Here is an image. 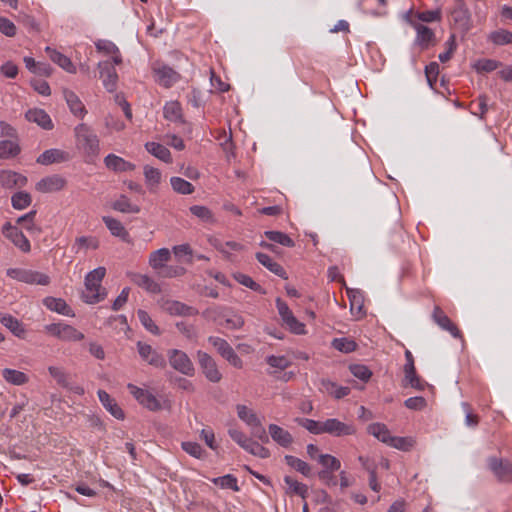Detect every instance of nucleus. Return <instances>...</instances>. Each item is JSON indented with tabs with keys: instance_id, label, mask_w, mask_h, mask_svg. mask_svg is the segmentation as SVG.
Masks as SVG:
<instances>
[{
	"instance_id": "f257e3e1",
	"label": "nucleus",
	"mask_w": 512,
	"mask_h": 512,
	"mask_svg": "<svg viewBox=\"0 0 512 512\" xmlns=\"http://www.w3.org/2000/svg\"><path fill=\"white\" fill-rule=\"evenodd\" d=\"M105 275V267H98L86 275L85 290L82 292V299L85 303L95 304L106 297L107 293L101 286V282Z\"/></svg>"
},
{
	"instance_id": "f03ea898",
	"label": "nucleus",
	"mask_w": 512,
	"mask_h": 512,
	"mask_svg": "<svg viewBox=\"0 0 512 512\" xmlns=\"http://www.w3.org/2000/svg\"><path fill=\"white\" fill-rule=\"evenodd\" d=\"M77 147L91 161L99 153V139L86 124H79L75 128Z\"/></svg>"
},
{
	"instance_id": "7ed1b4c3",
	"label": "nucleus",
	"mask_w": 512,
	"mask_h": 512,
	"mask_svg": "<svg viewBox=\"0 0 512 512\" xmlns=\"http://www.w3.org/2000/svg\"><path fill=\"white\" fill-rule=\"evenodd\" d=\"M44 330L50 336L64 342H79L85 338L81 331L62 322L48 324L44 327Z\"/></svg>"
},
{
	"instance_id": "20e7f679",
	"label": "nucleus",
	"mask_w": 512,
	"mask_h": 512,
	"mask_svg": "<svg viewBox=\"0 0 512 512\" xmlns=\"http://www.w3.org/2000/svg\"><path fill=\"white\" fill-rule=\"evenodd\" d=\"M6 274L11 279L30 285L47 286L50 284V277L42 272L25 268H9Z\"/></svg>"
},
{
	"instance_id": "39448f33",
	"label": "nucleus",
	"mask_w": 512,
	"mask_h": 512,
	"mask_svg": "<svg viewBox=\"0 0 512 512\" xmlns=\"http://www.w3.org/2000/svg\"><path fill=\"white\" fill-rule=\"evenodd\" d=\"M167 357L170 366L174 370L188 377H192L194 375L195 368L193 362L184 351L179 349H170L167 352Z\"/></svg>"
},
{
	"instance_id": "423d86ee",
	"label": "nucleus",
	"mask_w": 512,
	"mask_h": 512,
	"mask_svg": "<svg viewBox=\"0 0 512 512\" xmlns=\"http://www.w3.org/2000/svg\"><path fill=\"white\" fill-rule=\"evenodd\" d=\"M487 466L500 483H512V463L495 456L487 459Z\"/></svg>"
},
{
	"instance_id": "0eeeda50",
	"label": "nucleus",
	"mask_w": 512,
	"mask_h": 512,
	"mask_svg": "<svg viewBox=\"0 0 512 512\" xmlns=\"http://www.w3.org/2000/svg\"><path fill=\"white\" fill-rule=\"evenodd\" d=\"M160 309L172 316H194L198 314V311L180 301L172 300L168 298H160L157 301Z\"/></svg>"
},
{
	"instance_id": "6e6552de",
	"label": "nucleus",
	"mask_w": 512,
	"mask_h": 512,
	"mask_svg": "<svg viewBox=\"0 0 512 512\" xmlns=\"http://www.w3.org/2000/svg\"><path fill=\"white\" fill-rule=\"evenodd\" d=\"M129 392L137 400V402L150 411H158L161 409L160 401L146 389L140 388L134 384L127 385Z\"/></svg>"
},
{
	"instance_id": "1a4fd4ad",
	"label": "nucleus",
	"mask_w": 512,
	"mask_h": 512,
	"mask_svg": "<svg viewBox=\"0 0 512 512\" xmlns=\"http://www.w3.org/2000/svg\"><path fill=\"white\" fill-rule=\"evenodd\" d=\"M2 234L23 253L30 252V242L17 226H13L9 222L5 223L2 227Z\"/></svg>"
},
{
	"instance_id": "9d476101",
	"label": "nucleus",
	"mask_w": 512,
	"mask_h": 512,
	"mask_svg": "<svg viewBox=\"0 0 512 512\" xmlns=\"http://www.w3.org/2000/svg\"><path fill=\"white\" fill-rule=\"evenodd\" d=\"M324 433L334 437L350 436L356 433V428L351 422H342L337 418L324 420Z\"/></svg>"
},
{
	"instance_id": "9b49d317",
	"label": "nucleus",
	"mask_w": 512,
	"mask_h": 512,
	"mask_svg": "<svg viewBox=\"0 0 512 512\" xmlns=\"http://www.w3.org/2000/svg\"><path fill=\"white\" fill-rule=\"evenodd\" d=\"M137 349L140 357L149 365L156 368H164L166 366L165 357L157 352L151 345L138 342Z\"/></svg>"
},
{
	"instance_id": "f8f14e48",
	"label": "nucleus",
	"mask_w": 512,
	"mask_h": 512,
	"mask_svg": "<svg viewBox=\"0 0 512 512\" xmlns=\"http://www.w3.org/2000/svg\"><path fill=\"white\" fill-rule=\"evenodd\" d=\"M153 72L156 82L166 88L173 86L180 79L178 72L164 64L155 65Z\"/></svg>"
},
{
	"instance_id": "ddd939ff",
	"label": "nucleus",
	"mask_w": 512,
	"mask_h": 512,
	"mask_svg": "<svg viewBox=\"0 0 512 512\" xmlns=\"http://www.w3.org/2000/svg\"><path fill=\"white\" fill-rule=\"evenodd\" d=\"M66 185L67 181L64 177L54 174L40 179L36 183L35 189L40 193H53L63 190Z\"/></svg>"
},
{
	"instance_id": "4468645a",
	"label": "nucleus",
	"mask_w": 512,
	"mask_h": 512,
	"mask_svg": "<svg viewBox=\"0 0 512 512\" xmlns=\"http://www.w3.org/2000/svg\"><path fill=\"white\" fill-rule=\"evenodd\" d=\"M409 24L416 31L415 43L421 49H427L428 47L434 45L435 43V33L432 29L423 25L422 23L417 22L416 20H409Z\"/></svg>"
},
{
	"instance_id": "2eb2a0df",
	"label": "nucleus",
	"mask_w": 512,
	"mask_h": 512,
	"mask_svg": "<svg viewBox=\"0 0 512 512\" xmlns=\"http://www.w3.org/2000/svg\"><path fill=\"white\" fill-rule=\"evenodd\" d=\"M198 361L199 365L205 374L206 378L214 383H217L221 380L222 375L218 370V367L215 361L209 356L207 353L198 351Z\"/></svg>"
},
{
	"instance_id": "dca6fc26",
	"label": "nucleus",
	"mask_w": 512,
	"mask_h": 512,
	"mask_svg": "<svg viewBox=\"0 0 512 512\" xmlns=\"http://www.w3.org/2000/svg\"><path fill=\"white\" fill-rule=\"evenodd\" d=\"M406 363L404 365V381L406 384L417 390H423L425 383L417 376L414 365V358L409 350L405 351Z\"/></svg>"
},
{
	"instance_id": "f3484780",
	"label": "nucleus",
	"mask_w": 512,
	"mask_h": 512,
	"mask_svg": "<svg viewBox=\"0 0 512 512\" xmlns=\"http://www.w3.org/2000/svg\"><path fill=\"white\" fill-rule=\"evenodd\" d=\"M432 318L434 322L443 330L449 332L454 338H462V334L456 324L445 314L438 306L433 310Z\"/></svg>"
},
{
	"instance_id": "a211bd4d",
	"label": "nucleus",
	"mask_w": 512,
	"mask_h": 512,
	"mask_svg": "<svg viewBox=\"0 0 512 512\" xmlns=\"http://www.w3.org/2000/svg\"><path fill=\"white\" fill-rule=\"evenodd\" d=\"M318 462L325 468V470H323L319 473L320 479L327 481V483H329V481H331L332 484L335 485L336 482L334 481L333 477L330 475V472L337 471L340 469V467H341L340 461L336 457H334L330 454H320L318 456Z\"/></svg>"
},
{
	"instance_id": "6ab92c4d",
	"label": "nucleus",
	"mask_w": 512,
	"mask_h": 512,
	"mask_svg": "<svg viewBox=\"0 0 512 512\" xmlns=\"http://www.w3.org/2000/svg\"><path fill=\"white\" fill-rule=\"evenodd\" d=\"M100 69V78L108 92H114L117 89L118 75L113 66L108 61L98 64Z\"/></svg>"
},
{
	"instance_id": "aec40b11",
	"label": "nucleus",
	"mask_w": 512,
	"mask_h": 512,
	"mask_svg": "<svg viewBox=\"0 0 512 512\" xmlns=\"http://www.w3.org/2000/svg\"><path fill=\"white\" fill-rule=\"evenodd\" d=\"M25 119L28 122L37 124L39 127L45 130H51L54 126L48 113L45 110L39 108L29 109L25 113Z\"/></svg>"
},
{
	"instance_id": "412c9836",
	"label": "nucleus",
	"mask_w": 512,
	"mask_h": 512,
	"mask_svg": "<svg viewBox=\"0 0 512 512\" xmlns=\"http://www.w3.org/2000/svg\"><path fill=\"white\" fill-rule=\"evenodd\" d=\"M268 433L271 437V439L278 444L279 446L283 448H288L293 443V436L292 434L284 429L283 427L277 425V424H269L268 425Z\"/></svg>"
},
{
	"instance_id": "4be33fe9",
	"label": "nucleus",
	"mask_w": 512,
	"mask_h": 512,
	"mask_svg": "<svg viewBox=\"0 0 512 512\" xmlns=\"http://www.w3.org/2000/svg\"><path fill=\"white\" fill-rule=\"evenodd\" d=\"M27 183V178L12 170H0V184L6 189L21 188Z\"/></svg>"
},
{
	"instance_id": "5701e85b",
	"label": "nucleus",
	"mask_w": 512,
	"mask_h": 512,
	"mask_svg": "<svg viewBox=\"0 0 512 512\" xmlns=\"http://www.w3.org/2000/svg\"><path fill=\"white\" fill-rule=\"evenodd\" d=\"M452 19L462 29H468L470 24V12L463 0H456L451 13Z\"/></svg>"
},
{
	"instance_id": "b1692460",
	"label": "nucleus",
	"mask_w": 512,
	"mask_h": 512,
	"mask_svg": "<svg viewBox=\"0 0 512 512\" xmlns=\"http://www.w3.org/2000/svg\"><path fill=\"white\" fill-rule=\"evenodd\" d=\"M104 164L107 169L117 173L133 171L136 168L133 163L115 154H108L104 158Z\"/></svg>"
},
{
	"instance_id": "393cba45",
	"label": "nucleus",
	"mask_w": 512,
	"mask_h": 512,
	"mask_svg": "<svg viewBox=\"0 0 512 512\" xmlns=\"http://www.w3.org/2000/svg\"><path fill=\"white\" fill-rule=\"evenodd\" d=\"M129 277L134 284H136L137 286L141 287L142 289L146 290L149 293L157 294L161 292L160 284L146 274L130 273Z\"/></svg>"
},
{
	"instance_id": "a878e982",
	"label": "nucleus",
	"mask_w": 512,
	"mask_h": 512,
	"mask_svg": "<svg viewBox=\"0 0 512 512\" xmlns=\"http://www.w3.org/2000/svg\"><path fill=\"white\" fill-rule=\"evenodd\" d=\"M171 258V253L168 248H160L150 253L149 266L157 273L165 268V265Z\"/></svg>"
},
{
	"instance_id": "bb28decb",
	"label": "nucleus",
	"mask_w": 512,
	"mask_h": 512,
	"mask_svg": "<svg viewBox=\"0 0 512 512\" xmlns=\"http://www.w3.org/2000/svg\"><path fill=\"white\" fill-rule=\"evenodd\" d=\"M43 305L50 311L56 312L58 314L69 317L74 316L73 310L62 298H56L51 296L45 297L43 299Z\"/></svg>"
},
{
	"instance_id": "cd10ccee",
	"label": "nucleus",
	"mask_w": 512,
	"mask_h": 512,
	"mask_svg": "<svg viewBox=\"0 0 512 512\" xmlns=\"http://www.w3.org/2000/svg\"><path fill=\"white\" fill-rule=\"evenodd\" d=\"M0 323L11 331L18 338H25L26 329L23 324L10 314L0 313Z\"/></svg>"
},
{
	"instance_id": "c85d7f7f",
	"label": "nucleus",
	"mask_w": 512,
	"mask_h": 512,
	"mask_svg": "<svg viewBox=\"0 0 512 512\" xmlns=\"http://www.w3.org/2000/svg\"><path fill=\"white\" fill-rule=\"evenodd\" d=\"M98 397L102 405L111 413L112 416L118 420L124 419L125 414L123 410L106 391L99 390Z\"/></svg>"
},
{
	"instance_id": "c756f323",
	"label": "nucleus",
	"mask_w": 512,
	"mask_h": 512,
	"mask_svg": "<svg viewBox=\"0 0 512 512\" xmlns=\"http://www.w3.org/2000/svg\"><path fill=\"white\" fill-rule=\"evenodd\" d=\"M69 154L60 149H49L44 151L38 158L37 162L42 165H50L53 163H60L67 161Z\"/></svg>"
},
{
	"instance_id": "7c9ffc66",
	"label": "nucleus",
	"mask_w": 512,
	"mask_h": 512,
	"mask_svg": "<svg viewBox=\"0 0 512 512\" xmlns=\"http://www.w3.org/2000/svg\"><path fill=\"white\" fill-rule=\"evenodd\" d=\"M45 51L48 57L62 69L72 74L76 73V67L67 56L51 47H46Z\"/></svg>"
},
{
	"instance_id": "2f4dec72",
	"label": "nucleus",
	"mask_w": 512,
	"mask_h": 512,
	"mask_svg": "<svg viewBox=\"0 0 512 512\" xmlns=\"http://www.w3.org/2000/svg\"><path fill=\"white\" fill-rule=\"evenodd\" d=\"M256 258L264 267H266L270 272L274 273L275 275L287 279L286 272L284 268L277 263L272 257L265 253L258 252L256 254Z\"/></svg>"
},
{
	"instance_id": "473e14b6",
	"label": "nucleus",
	"mask_w": 512,
	"mask_h": 512,
	"mask_svg": "<svg viewBox=\"0 0 512 512\" xmlns=\"http://www.w3.org/2000/svg\"><path fill=\"white\" fill-rule=\"evenodd\" d=\"M143 170L145 183L148 190L152 193H155L161 182V172L159 171V169L151 167L149 165H145Z\"/></svg>"
},
{
	"instance_id": "72a5a7b5",
	"label": "nucleus",
	"mask_w": 512,
	"mask_h": 512,
	"mask_svg": "<svg viewBox=\"0 0 512 512\" xmlns=\"http://www.w3.org/2000/svg\"><path fill=\"white\" fill-rule=\"evenodd\" d=\"M64 97L70 111L77 117H83L86 114L85 107L79 97L71 90H64Z\"/></svg>"
},
{
	"instance_id": "f704fd0d",
	"label": "nucleus",
	"mask_w": 512,
	"mask_h": 512,
	"mask_svg": "<svg viewBox=\"0 0 512 512\" xmlns=\"http://www.w3.org/2000/svg\"><path fill=\"white\" fill-rule=\"evenodd\" d=\"M146 150L165 163L172 162V156L167 147L157 142H147L145 144Z\"/></svg>"
},
{
	"instance_id": "c9c22d12",
	"label": "nucleus",
	"mask_w": 512,
	"mask_h": 512,
	"mask_svg": "<svg viewBox=\"0 0 512 512\" xmlns=\"http://www.w3.org/2000/svg\"><path fill=\"white\" fill-rule=\"evenodd\" d=\"M102 220L112 235L128 241L129 233L119 220L109 216H104Z\"/></svg>"
},
{
	"instance_id": "e433bc0d",
	"label": "nucleus",
	"mask_w": 512,
	"mask_h": 512,
	"mask_svg": "<svg viewBox=\"0 0 512 512\" xmlns=\"http://www.w3.org/2000/svg\"><path fill=\"white\" fill-rule=\"evenodd\" d=\"M214 247L224 254L226 257H231L234 253H239L245 249V246L236 241H219L215 240Z\"/></svg>"
},
{
	"instance_id": "4c0bfd02",
	"label": "nucleus",
	"mask_w": 512,
	"mask_h": 512,
	"mask_svg": "<svg viewBox=\"0 0 512 512\" xmlns=\"http://www.w3.org/2000/svg\"><path fill=\"white\" fill-rule=\"evenodd\" d=\"M238 417L245 422L250 428L260 425V419L257 414L246 405H237L236 407Z\"/></svg>"
},
{
	"instance_id": "58836bf2",
	"label": "nucleus",
	"mask_w": 512,
	"mask_h": 512,
	"mask_svg": "<svg viewBox=\"0 0 512 512\" xmlns=\"http://www.w3.org/2000/svg\"><path fill=\"white\" fill-rule=\"evenodd\" d=\"M99 247V240L95 236H80L75 239L73 248L76 253L96 250Z\"/></svg>"
},
{
	"instance_id": "ea45409f",
	"label": "nucleus",
	"mask_w": 512,
	"mask_h": 512,
	"mask_svg": "<svg viewBox=\"0 0 512 512\" xmlns=\"http://www.w3.org/2000/svg\"><path fill=\"white\" fill-rule=\"evenodd\" d=\"M112 208L122 213L136 214L140 212V207L136 204H133L125 195H121L117 200H115L112 204Z\"/></svg>"
},
{
	"instance_id": "a19ab883",
	"label": "nucleus",
	"mask_w": 512,
	"mask_h": 512,
	"mask_svg": "<svg viewBox=\"0 0 512 512\" xmlns=\"http://www.w3.org/2000/svg\"><path fill=\"white\" fill-rule=\"evenodd\" d=\"M368 432L377 438L379 441L389 444L390 439L392 437L389 429L385 424L382 423H372L368 426Z\"/></svg>"
},
{
	"instance_id": "79ce46f5",
	"label": "nucleus",
	"mask_w": 512,
	"mask_h": 512,
	"mask_svg": "<svg viewBox=\"0 0 512 512\" xmlns=\"http://www.w3.org/2000/svg\"><path fill=\"white\" fill-rule=\"evenodd\" d=\"M20 153V147L15 140L0 141V159H8L17 156Z\"/></svg>"
},
{
	"instance_id": "37998d69",
	"label": "nucleus",
	"mask_w": 512,
	"mask_h": 512,
	"mask_svg": "<svg viewBox=\"0 0 512 512\" xmlns=\"http://www.w3.org/2000/svg\"><path fill=\"white\" fill-rule=\"evenodd\" d=\"M164 117L173 122L180 121L182 118V108L179 102H167L163 108Z\"/></svg>"
},
{
	"instance_id": "c03bdc74",
	"label": "nucleus",
	"mask_w": 512,
	"mask_h": 512,
	"mask_svg": "<svg viewBox=\"0 0 512 512\" xmlns=\"http://www.w3.org/2000/svg\"><path fill=\"white\" fill-rule=\"evenodd\" d=\"M2 376L6 382L13 385H23L28 382V377L25 373L14 369H4Z\"/></svg>"
},
{
	"instance_id": "a18cd8bd",
	"label": "nucleus",
	"mask_w": 512,
	"mask_h": 512,
	"mask_svg": "<svg viewBox=\"0 0 512 512\" xmlns=\"http://www.w3.org/2000/svg\"><path fill=\"white\" fill-rule=\"evenodd\" d=\"M442 18V12L440 9L435 10H426V11H417L414 13V18L412 20H416L417 22H439Z\"/></svg>"
},
{
	"instance_id": "49530a36",
	"label": "nucleus",
	"mask_w": 512,
	"mask_h": 512,
	"mask_svg": "<svg viewBox=\"0 0 512 512\" xmlns=\"http://www.w3.org/2000/svg\"><path fill=\"white\" fill-rule=\"evenodd\" d=\"M295 421L312 434H324V421H316L308 418H296Z\"/></svg>"
},
{
	"instance_id": "de8ad7c7",
	"label": "nucleus",
	"mask_w": 512,
	"mask_h": 512,
	"mask_svg": "<svg viewBox=\"0 0 512 512\" xmlns=\"http://www.w3.org/2000/svg\"><path fill=\"white\" fill-rule=\"evenodd\" d=\"M170 184L176 193L189 195L194 192V186L181 177H171Z\"/></svg>"
},
{
	"instance_id": "09e8293b",
	"label": "nucleus",
	"mask_w": 512,
	"mask_h": 512,
	"mask_svg": "<svg viewBox=\"0 0 512 512\" xmlns=\"http://www.w3.org/2000/svg\"><path fill=\"white\" fill-rule=\"evenodd\" d=\"M285 461L287 465L300 472L304 476H309L311 474V468L305 461L292 455H286Z\"/></svg>"
},
{
	"instance_id": "8fccbe9b",
	"label": "nucleus",
	"mask_w": 512,
	"mask_h": 512,
	"mask_svg": "<svg viewBox=\"0 0 512 512\" xmlns=\"http://www.w3.org/2000/svg\"><path fill=\"white\" fill-rule=\"evenodd\" d=\"M211 481L215 485H217L223 489H231L233 491H239L237 478L231 474H227V475L217 477V478H212Z\"/></svg>"
},
{
	"instance_id": "3c124183",
	"label": "nucleus",
	"mask_w": 512,
	"mask_h": 512,
	"mask_svg": "<svg viewBox=\"0 0 512 512\" xmlns=\"http://www.w3.org/2000/svg\"><path fill=\"white\" fill-rule=\"evenodd\" d=\"M217 139L220 141V145L226 154L227 160L230 161V159L234 157V145L232 142L231 133H227L226 131L223 130L219 132V136L217 137Z\"/></svg>"
},
{
	"instance_id": "603ef678",
	"label": "nucleus",
	"mask_w": 512,
	"mask_h": 512,
	"mask_svg": "<svg viewBox=\"0 0 512 512\" xmlns=\"http://www.w3.org/2000/svg\"><path fill=\"white\" fill-rule=\"evenodd\" d=\"M489 40L495 45L511 44L512 32L505 29H498L490 33Z\"/></svg>"
},
{
	"instance_id": "864d4df0",
	"label": "nucleus",
	"mask_w": 512,
	"mask_h": 512,
	"mask_svg": "<svg viewBox=\"0 0 512 512\" xmlns=\"http://www.w3.org/2000/svg\"><path fill=\"white\" fill-rule=\"evenodd\" d=\"M137 316L140 323L145 327L147 331L154 335L160 334L159 327L154 323L150 315L145 310L139 309L137 311Z\"/></svg>"
},
{
	"instance_id": "5fc2aeb1",
	"label": "nucleus",
	"mask_w": 512,
	"mask_h": 512,
	"mask_svg": "<svg viewBox=\"0 0 512 512\" xmlns=\"http://www.w3.org/2000/svg\"><path fill=\"white\" fill-rule=\"evenodd\" d=\"M265 236L268 240L281 244L286 247H293L294 241L285 233L280 231H266Z\"/></svg>"
},
{
	"instance_id": "6e6d98bb",
	"label": "nucleus",
	"mask_w": 512,
	"mask_h": 512,
	"mask_svg": "<svg viewBox=\"0 0 512 512\" xmlns=\"http://www.w3.org/2000/svg\"><path fill=\"white\" fill-rule=\"evenodd\" d=\"M284 482L288 486L289 493L299 495L302 498L306 497L308 489L305 484L298 482L297 480L290 476H285Z\"/></svg>"
},
{
	"instance_id": "4d7b16f0",
	"label": "nucleus",
	"mask_w": 512,
	"mask_h": 512,
	"mask_svg": "<svg viewBox=\"0 0 512 512\" xmlns=\"http://www.w3.org/2000/svg\"><path fill=\"white\" fill-rule=\"evenodd\" d=\"M190 212L200 220L206 223H213L215 221L212 211L202 205H194L190 207Z\"/></svg>"
},
{
	"instance_id": "13d9d810",
	"label": "nucleus",
	"mask_w": 512,
	"mask_h": 512,
	"mask_svg": "<svg viewBox=\"0 0 512 512\" xmlns=\"http://www.w3.org/2000/svg\"><path fill=\"white\" fill-rule=\"evenodd\" d=\"M323 386L326 392L336 399H341L350 393L349 387L338 386L337 384L330 381L323 382Z\"/></svg>"
},
{
	"instance_id": "bf43d9fd",
	"label": "nucleus",
	"mask_w": 512,
	"mask_h": 512,
	"mask_svg": "<svg viewBox=\"0 0 512 512\" xmlns=\"http://www.w3.org/2000/svg\"><path fill=\"white\" fill-rule=\"evenodd\" d=\"M233 278L241 285L250 288L253 291H257L260 293H265L262 289V287L256 283L250 276L241 273V272H235L233 273Z\"/></svg>"
},
{
	"instance_id": "052dcab7",
	"label": "nucleus",
	"mask_w": 512,
	"mask_h": 512,
	"mask_svg": "<svg viewBox=\"0 0 512 512\" xmlns=\"http://www.w3.org/2000/svg\"><path fill=\"white\" fill-rule=\"evenodd\" d=\"M31 201L30 194L24 191L15 193L11 198L12 206L17 210L27 208L31 204Z\"/></svg>"
},
{
	"instance_id": "680f3d73",
	"label": "nucleus",
	"mask_w": 512,
	"mask_h": 512,
	"mask_svg": "<svg viewBox=\"0 0 512 512\" xmlns=\"http://www.w3.org/2000/svg\"><path fill=\"white\" fill-rule=\"evenodd\" d=\"M332 347L340 352L350 353L356 350L357 344L348 338H335Z\"/></svg>"
},
{
	"instance_id": "e2e57ef3",
	"label": "nucleus",
	"mask_w": 512,
	"mask_h": 512,
	"mask_svg": "<svg viewBox=\"0 0 512 512\" xmlns=\"http://www.w3.org/2000/svg\"><path fill=\"white\" fill-rule=\"evenodd\" d=\"M36 211H30L27 214L19 217L17 219V224H21L23 228H25L29 232H37L40 233L41 230L39 227L36 226L34 219H35Z\"/></svg>"
},
{
	"instance_id": "0e129e2a",
	"label": "nucleus",
	"mask_w": 512,
	"mask_h": 512,
	"mask_svg": "<svg viewBox=\"0 0 512 512\" xmlns=\"http://www.w3.org/2000/svg\"><path fill=\"white\" fill-rule=\"evenodd\" d=\"M244 450L262 459L268 458L270 456L269 449L252 439H250Z\"/></svg>"
},
{
	"instance_id": "69168bd1",
	"label": "nucleus",
	"mask_w": 512,
	"mask_h": 512,
	"mask_svg": "<svg viewBox=\"0 0 512 512\" xmlns=\"http://www.w3.org/2000/svg\"><path fill=\"white\" fill-rule=\"evenodd\" d=\"M283 323L289 328V330L294 333V334H298V335H301V334H305L306 333V330H305V325L300 322L294 315L293 313L291 315H289L288 317H286L284 320H283Z\"/></svg>"
},
{
	"instance_id": "338daca9",
	"label": "nucleus",
	"mask_w": 512,
	"mask_h": 512,
	"mask_svg": "<svg viewBox=\"0 0 512 512\" xmlns=\"http://www.w3.org/2000/svg\"><path fill=\"white\" fill-rule=\"evenodd\" d=\"M181 446L186 453L197 459H201L205 455V451L197 442L186 441L182 442Z\"/></svg>"
},
{
	"instance_id": "774afa93",
	"label": "nucleus",
	"mask_w": 512,
	"mask_h": 512,
	"mask_svg": "<svg viewBox=\"0 0 512 512\" xmlns=\"http://www.w3.org/2000/svg\"><path fill=\"white\" fill-rule=\"evenodd\" d=\"M349 369L353 376L365 382L368 381L372 376L370 369L362 364H353L349 367Z\"/></svg>"
}]
</instances>
